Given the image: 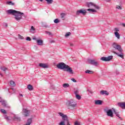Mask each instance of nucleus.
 <instances>
[{"instance_id": "nucleus-1", "label": "nucleus", "mask_w": 125, "mask_h": 125, "mask_svg": "<svg viewBox=\"0 0 125 125\" xmlns=\"http://www.w3.org/2000/svg\"><path fill=\"white\" fill-rule=\"evenodd\" d=\"M57 67L58 69L60 70H63L65 72H67L70 75H73L74 74V71L72 69V68L64 62H60L57 65Z\"/></svg>"}, {"instance_id": "nucleus-2", "label": "nucleus", "mask_w": 125, "mask_h": 125, "mask_svg": "<svg viewBox=\"0 0 125 125\" xmlns=\"http://www.w3.org/2000/svg\"><path fill=\"white\" fill-rule=\"evenodd\" d=\"M112 46L113 48H114L116 50H118V52L115 51H112V53L116 54L117 56L121 57V58L124 59V53H123V49H122V47L121 45L117 44L116 43H113L112 44Z\"/></svg>"}, {"instance_id": "nucleus-3", "label": "nucleus", "mask_w": 125, "mask_h": 125, "mask_svg": "<svg viewBox=\"0 0 125 125\" xmlns=\"http://www.w3.org/2000/svg\"><path fill=\"white\" fill-rule=\"evenodd\" d=\"M104 111V113H106L107 117H110V118L114 117V113H113V108L109 109V107H105Z\"/></svg>"}, {"instance_id": "nucleus-4", "label": "nucleus", "mask_w": 125, "mask_h": 125, "mask_svg": "<svg viewBox=\"0 0 125 125\" xmlns=\"http://www.w3.org/2000/svg\"><path fill=\"white\" fill-rule=\"evenodd\" d=\"M87 62L88 64L93 65V66H95V67L99 66V62H97L95 59H88Z\"/></svg>"}, {"instance_id": "nucleus-5", "label": "nucleus", "mask_w": 125, "mask_h": 125, "mask_svg": "<svg viewBox=\"0 0 125 125\" xmlns=\"http://www.w3.org/2000/svg\"><path fill=\"white\" fill-rule=\"evenodd\" d=\"M86 5L87 6V7H90V8H92V7H95V8H96V9H100V7L98 6V5H96L93 2H87L86 3Z\"/></svg>"}, {"instance_id": "nucleus-6", "label": "nucleus", "mask_w": 125, "mask_h": 125, "mask_svg": "<svg viewBox=\"0 0 125 125\" xmlns=\"http://www.w3.org/2000/svg\"><path fill=\"white\" fill-rule=\"evenodd\" d=\"M23 14L24 13L18 11V12H17V13L15 15V19H16V20H17V21H19L20 20H21V19H22L21 15Z\"/></svg>"}, {"instance_id": "nucleus-7", "label": "nucleus", "mask_w": 125, "mask_h": 125, "mask_svg": "<svg viewBox=\"0 0 125 125\" xmlns=\"http://www.w3.org/2000/svg\"><path fill=\"white\" fill-rule=\"evenodd\" d=\"M87 10L86 9H81L78 10L76 12V15H80V14H82L83 15H85L86 14Z\"/></svg>"}, {"instance_id": "nucleus-8", "label": "nucleus", "mask_w": 125, "mask_h": 125, "mask_svg": "<svg viewBox=\"0 0 125 125\" xmlns=\"http://www.w3.org/2000/svg\"><path fill=\"white\" fill-rule=\"evenodd\" d=\"M114 35L115 37L119 40L121 35H120V33H119V32L120 31V29L118 28H115L114 29Z\"/></svg>"}, {"instance_id": "nucleus-9", "label": "nucleus", "mask_w": 125, "mask_h": 125, "mask_svg": "<svg viewBox=\"0 0 125 125\" xmlns=\"http://www.w3.org/2000/svg\"><path fill=\"white\" fill-rule=\"evenodd\" d=\"M113 59V56H109L107 57H103L101 58V60L102 61H105V62H107L108 61H110Z\"/></svg>"}, {"instance_id": "nucleus-10", "label": "nucleus", "mask_w": 125, "mask_h": 125, "mask_svg": "<svg viewBox=\"0 0 125 125\" xmlns=\"http://www.w3.org/2000/svg\"><path fill=\"white\" fill-rule=\"evenodd\" d=\"M6 12H7V14H8L9 15H14L15 16L16 13H17L18 11L15 10L10 9V10H8L6 11Z\"/></svg>"}, {"instance_id": "nucleus-11", "label": "nucleus", "mask_w": 125, "mask_h": 125, "mask_svg": "<svg viewBox=\"0 0 125 125\" xmlns=\"http://www.w3.org/2000/svg\"><path fill=\"white\" fill-rule=\"evenodd\" d=\"M68 104L71 107H76L77 106V103L75 102L74 100H71L68 102Z\"/></svg>"}, {"instance_id": "nucleus-12", "label": "nucleus", "mask_w": 125, "mask_h": 125, "mask_svg": "<svg viewBox=\"0 0 125 125\" xmlns=\"http://www.w3.org/2000/svg\"><path fill=\"white\" fill-rule=\"evenodd\" d=\"M23 113L25 116V117H28L29 116V114H30V111L26 109H23Z\"/></svg>"}, {"instance_id": "nucleus-13", "label": "nucleus", "mask_w": 125, "mask_h": 125, "mask_svg": "<svg viewBox=\"0 0 125 125\" xmlns=\"http://www.w3.org/2000/svg\"><path fill=\"white\" fill-rule=\"evenodd\" d=\"M0 102H1L2 105L4 107H9L8 105H7V104L6 103V102L2 100V99H1V97H0Z\"/></svg>"}, {"instance_id": "nucleus-14", "label": "nucleus", "mask_w": 125, "mask_h": 125, "mask_svg": "<svg viewBox=\"0 0 125 125\" xmlns=\"http://www.w3.org/2000/svg\"><path fill=\"white\" fill-rule=\"evenodd\" d=\"M118 105L122 109H125V103H118Z\"/></svg>"}, {"instance_id": "nucleus-15", "label": "nucleus", "mask_w": 125, "mask_h": 125, "mask_svg": "<svg viewBox=\"0 0 125 125\" xmlns=\"http://www.w3.org/2000/svg\"><path fill=\"white\" fill-rule=\"evenodd\" d=\"M100 93L102 95H109V93L108 92V91L105 90H101Z\"/></svg>"}, {"instance_id": "nucleus-16", "label": "nucleus", "mask_w": 125, "mask_h": 125, "mask_svg": "<svg viewBox=\"0 0 125 125\" xmlns=\"http://www.w3.org/2000/svg\"><path fill=\"white\" fill-rule=\"evenodd\" d=\"M39 66L41 67V68H48V66L45 64V63H39Z\"/></svg>"}, {"instance_id": "nucleus-17", "label": "nucleus", "mask_w": 125, "mask_h": 125, "mask_svg": "<svg viewBox=\"0 0 125 125\" xmlns=\"http://www.w3.org/2000/svg\"><path fill=\"white\" fill-rule=\"evenodd\" d=\"M75 96H76V98L78 99V100H81L82 99V97L80 96V95L78 94V91H76L74 92Z\"/></svg>"}, {"instance_id": "nucleus-18", "label": "nucleus", "mask_w": 125, "mask_h": 125, "mask_svg": "<svg viewBox=\"0 0 125 125\" xmlns=\"http://www.w3.org/2000/svg\"><path fill=\"white\" fill-rule=\"evenodd\" d=\"M37 43L38 45H43V41L42 40H37Z\"/></svg>"}, {"instance_id": "nucleus-19", "label": "nucleus", "mask_w": 125, "mask_h": 125, "mask_svg": "<svg viewBox=\"0 0 125 125\" xmlns=\"http://www.w3.org/2000/svg\"><path fill=\"white\" fill-rule=\"evenodd\" d=\"M14 118H13V120H14L15 121H20L21 118L20 117H18V115L14 114L13 115Z\"/></svg>"}, {"instance_id": "nucleus-20", "label": "nucleus", "mask_w": 125, "mask_h": 125, "mask_svg": "<svg viewBox=\"0 0 125 125\" xmlns=\"http://www.w3.org/2000/svg\"><path fill=\"white\" fill-rule=\"evenodd\" d=\"M33 122L32 118L28 119L26 123L24 125H30Z\"/></svg>"}, {"instance_id": "nucleus-21", "label": "nucleus", "mask_w": 125, "mask_h": 125, "mask_svg": "<svg viewBox=\"0 0 125 125\" xmlns=\"http://www.w3.org/2000/svg\"><path fill=\"white\" fill-rule=\"evenodd\" d=\"M95 105H102V101L100 100L95 101Z\"/></svg>"}, {"instance_id": "nucleus-22", "label": "nucleus", "mask_w": 125, "mask_h": 125, "mask_svg": "<svg viewBox=\"0 0 125 125\" xmlns=\"http://www.w3.org/2000/svg\"><path fill=\"white\" fill-rule=\"evenodd\" d=\"M113 111H114V113L115 114L116 116L118 117L119 119H121V117H120V114H119V112L116 111L115 109L112 108Z\"/></svg>"}, {"instance_id": "nucleus-23", "label": "nucleus", "mask_w": 125, "mask_h": 125, "mask_svg": "<svg viewBox=\"0 0 125 125\" xmlns=\"http://www.w3.org/2000/svg\"><path fill=\"white\" fill-rule=\"evenodd\" d=\"M6 3L7 4H8V5H15V3L13 2L12 1H7Z\"/></svg>"}, {"instance_id": "nucleus-24", "label": "nucleus", "mask_w": 125, "mask_h": 125, "mask_svg": "<svg viewBox=\"0 0 125 125\" xmlns=\"http://www.w3.org/2000/svg\"><path fill=\"white\" fill-rule=\"evenodd\" d=\"M87 11H89L90 13H92L93 12H97V11L94 9H87Z\"/></svg>"}, {"instance_id": "nucleus-25", "label": "nucleus", "mask_w": 125, "mask_h": 125, "mask_svg": "<svg viewBox=\"0 0 125 125\" xmlns=\"http://www.w3.org/2000/svg\"><path fill=\"white\" fill-rule=\"evenodd\" d=\"M27 89H28V90L32 91L34 89V87H33V86L32 85L28 84L27 85Z\"/></svg>"}, {"instance_id": "nucleus-26", "label": "nucleus", "mask_w": 125, "mask_h": 125, "mask_svg": "<svg viewBox=\"0 0 125 125\" xmlns=\"http://www.w3.org/2000/svg\"><path fill=\"white\" fill-rule=\"evenodd\" d=\"M30 33H32V34H35V31H36V29H35V27L34 26H31V29L30 30Z\"/></svg>"}, {"instance_id": "nucleus-27", "label": "nucleus", "mask_w": 125, "mask_h": 125, "mask_svg": "<svg viewBox=\"0 0 125 125\" xmlns=\"http://www.w3.org/2000/svg\"><path fill=\"white\" fill-rule=\"evenodd\" d=\"M0 69L2 71H3V72H6V71H7L8 69L7 68H6V67H4V66H1L0 67Z\"/></svg>"}, {"instance_id": "nucleus-28", "label": "nucleus", "mask_w": 125, "mask_h": 125, "mask_svg": "<svg viewBox=\"0 0 125 125\" xmlns=\"http://www.w3.org/2000/svg\"><path fill=\"white\" fill-rule=\"evenodd\" d=\"M10 84L11 86H15V85H16V84H15V82H14V81H11L10 82Z\"/></svg>"}, {"instance_id": "nucleus-29", "label": "nucleus", "mask_w": 125, "mask_h": 125, "mask_svg": "<svg viewBox=\"0 0 125 125\" xmlns=\"http://www.w3.org/2000/svg\"><path fill=\"white\" fill-rule=\"evenodd\" d=\"M62 86L64 88H67V87H69L70 86V85L68 83H64L63 84Z\"/></svg>"}, {"instance_id": "nucleus-30", "label": "nucleus", "mask_w": 125, "mask_h": 125, "mask_svg": "<svg viewBox=\"0 0 125 125\" xmlns=\"http://www.w3.org/2000/svg\"><path fill=\"white\" fill-rule=\"evenodd\" d=\"M86 74H93V71L89 70H87L85 71Z\"/></svg>"}, {"instance_id": "nucleus-31", "label": "nucleus", "mask_w": 125, "mask_h": 125, "mask_svg": "<svg viewBox=\"0 0 125 125\" xmlns=\"http://www.w3.org/2000/svg\"><path fill=\"white\" fill-rule=\"evenodd\" d=\"M65 16H66V13H62L61 14V18H62V19H63V18H64L65 17Z\"/></svg>"}, {"instance_id": "nucleus-32", "label": "nucleus", "mask_w": 125, "mask_h": 125, "mask_svg": "<svg viewBox=\"0 0 125 125\" xmlns=\"http://www.w3.org/2000/svg\"><path fill=\"white\" fill-rule=\"evenodd\" d=\"M48 4H51L53 2V0H45Z\"/></svg>"}, {"instance_id": "nucleus-33", "label": "nucleus", "mask_w": 125, "mask_h": 125, "mask_svg": "<svg viewBox=\"0 0 125 125\" xmlns=\"http://www.w3.org/2000/svg\"><path fill=\"white\" fill-rule=\"evenodd\" d=\"M4 118L5 120H6V121H7V122H8V121H10V120H11V119H10V117L7 116V115H5L4 116Z\"/></svg>"}, {"instance_id": "nucleus-34", "label": "nucleus", "mask_w": 125, "mask_h": 125, "mask_svg": "<svg viewBox=\"0 0 125 125\" xmlns=\"http://www.w3.org/2000/svg\"><path fill=\"white\" fill-rule=\"evenodd\" d=\"M116 9H119V10H122L123 9L122 6L119 5H116Z\"/></svg>"}, {"instance_id": "nucleus-35", "label": "nucleus", "mask_w": 125, "mask_h": 125, "mask_svg": "<svg viewBox=\"0 0 125 125\" xmlns=\"http://www.w3.org/2000/svg\"><path fill=\"white\" fill-rule=\"evenodd\" d=\"M54 22L56 24H57V23H59V20H58V19H56L55 20H54Z\"/></svg>"}, {"instance_id": "nucleus-36", "label": "nucleus", "mask_w": 125, "mask_h": 125, "mask_svg": "<svg viewBox=\"0 0 125 125\" xmlns=\"http://www.w3.org/2000/svg\"><path fill=\"white\" fill-rule=\"evenodd\" d=\"M0 112L1 113H3V114H6V111H5V110H4V109H1Z\"/></svg>"}, {"instance_id": "nucleus-37", "label": "nucleus", "mask_w": 125, "mask_h": 125, "mask_svg": "<svg viewBox=\"0 0 125 125\" xmlns=\"http://www.w3.org/2000/svg\"><path fill=\"white\" fill-rule=\"evenodd\" d=\"M70 35H71V32H68V33H66V34L65 35V38L69 37V36H70Z\"/></svg>"}, {"instance_id": "nucleus-38", "label": "nucleus", "mask_w": 125, "mask_h": 125, "mask_svg": "<svg viewBox=\"0 0 125 125\" xmlns=\"http://www.w3.org/2000/svg\"><path fill=\"white\" fill-rule=\"evenodd\" d=\"M18 37H19V39H20L21 40H23L24 39V37H23V36H21V35L19 34Z\"/></svg>"}, {"instance_id": "nucleus-39", "label": "nucleus", "mask_w": 125, "mask_h": 125, "mask_svg": "<svg viewBox=\"0 0 125 125\" xmlns=\"http://www.w3.org/2000/svg\"><path fill=\"white\" fill-rule=\"evenodd\" d=\"M19 98H20V99L23 98V94L20 93L19 94Z\"/></svg>"}, {"instance_id": "nucleus-40", "label": "nucleus", "mask_w": 125, "mask_h": 125, "mask_svg": "<svg viewBox=\"0 0 125 125\" xmlns=\"http://www.w3.org/2000/svg\"><path fill=\"white\" fill-rule=\"evenodd\" d=\"M46 34H47L49 36H51V32H48V31H46L45 32Z\"/></svg>"}, {"instance_id": "nucleus-41", "label": "nucleus", "mask_w": 125, "mask_h": 125, "mask_svg": "<svg viewBox=\"0 0 125 125\" xmlns=\"http://www.w3.org/2000/svg\"><path fill=\"white\" fill-rule=\"evenodd\" d=\"M74 125H81V124H80V123H78V121L75 122V123H74Z\"/></svg>"}, {"instance_id": "nucleus-42", "label": "nucleus", "mask_w": 125, "mask_h": 125, "mask_svg": "<svg viewBox=\"0 0 125 125\" xmlns=\"http://www.w3.org/2000/svg\"><path fill=\"white\" fill-rule=\"evenodd\" d=\"M31 40V38L27 37L26 38V41H29V42H30V41Z\"/></svg>"}, {"instance_id": "nucleus-43", "label": "nucleus", "mask_w": 125, "mask_h": 125, "mask_svg": "<svg viewBox=\"0 0 125 125\" xmlns=\"http://www.w3.org/2000/svg\"><path fill=\"white\" fill-rule=\"evenodd\" d=\"M71 81H72V82H74V83H77V80H76L75 79H72Z\"/></svg>"}, {"instance_id": "nucleus-44", "label": "nucleus", "mask_w": 125, "mask_h": 125, "mask_svg": "<svg viewBox=\"0 0 125 125\" xmlns=\"http://www.w3.org/2000/svg\"><path fill=\"white\" fill-rule=\"evenodd\" d=\"M43 27H45V28H50V26L48 25H45L43 26Z\"/></svg>"}, {"instance_id": "nucleus-45", "label": "nucleus", "mask_w": 125, "mask_h": 125, "mask_svg": "<svg viewBox=\"0 0 125 125\" xmlns=\"http://www.w3.org/2000/svg\"><path fill=\"white\" fill-rule=\"evenodd\" d=\"M32 39H33L34 41H36V42H37V41H38V40H37V39H36L35 37L33 38Z\"/></svg>"}, {"instance_id": "nucleus-46", "label": "nucleus", "mask_w": 125, "mask_h": 125, "mask_svg": "<svg viewBox=\"0 0 125 125\" xmlns=\"http://www.w3.org/2000/svg\"><path fill=\"white\" fill-rule=\"evenodd\" d=\"M116 74H117V75L119 74V72L118 71H116Z\"/></svg>"}, {"instance_id": "nucleus-47", "label": "nucleus", "mask_w": 125, "mask_h": 125, "mask_svg": "<svg viewBox=\"0 0 125 125\" xmlns=\"http://www.w3.org/2000/svg\"><path fill=\"white\" fill-rule=\"evenodd\" d=\"M4 25L5 27H7V23H4Z\"/></svg>"}, {"instance_id": "nucleus-48", "label": "nucleus", "mask_w": 125, "mask_h": 125, "mask_svg": "<svg viewBox=\"0 0 125 125\" xmlns=\"http://www.w3.org/2000/svg\"><path fill=\"white\" fill-rule=\"evenodd\" d=\"M122 25H123V26L124 27H125V23H123Z\"/></svg>"}, {"instance_id": "nucleus-49", "label": "nucleus", "mask_w": 125, "mask_h": 125, "mask_svg": "<svg viewBox=\"0 0 125 125\" xmlns=\"http://www.w3.org/2000/svg\"><path fill=\"white\" fill-rule=\"evenodd\" d=\"M87 91H89V92H91V91L89 90V89L87 90Z\"/></svg>"}, {"instance_id": "nucleus-50", "label": "nucleus", "mask_w": 125, "mask_h": 125, "mask_svg": "<svg viewBox=\"0 0 125 125\" xmlns=\"http://www.w3.org/2000/svg\"><path fill=\"white\" fill-rule=\"evenodd\" d=\"M43 0H39L40 1L42 2Z\"/></svg>"}, {"instance_id": "nucleus-51", "label": "nucleus", "mask_w": 125, "mask_h": 125, "mask_svg": "<svg viewBox=\"0 0 125 125\" xmlns=\"http://www.w3.org/2000/svg\"><path fill=\"white\" fill-rule=\"evenodd\" d=\"M70 45H71V46H73V44H71Z\"/></svg>"}, {"instance_id": "nucleus-52", "label": "nucleus", "mask_w": 125, "mask_h": 125, "mask_svg": "<svg viewBox=\"0 0 125 125\" xmlns=\"http://www.w3.org/2000/svg\"><path fill=\"white\" fill-rule=\"evenodd\" d=\"M0 75H1V76H2V74H1V73H0Z\"/></svg>"}]
</instances>
